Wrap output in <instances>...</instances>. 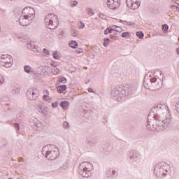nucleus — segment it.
Returning <instances> with one entry per match:
<instances>
[{"mask_svg":"<svg viewBox=\"0 0 179 179\" xmlns=\"http://www.w3.org/2000/svg\"><path fill=\"white\" fill-rule=\"evenodd\" d=\"M166 105H158L152 108L148 114V119L155 120L157 122L156 131H164L171 126V116L166 115Z\"/></svg>","mask_w":179,"mask_h":179,"instance_id":"obj_1","label":"nucleus"},{"mask_svg":"<svg viewBox=\"0 0 179 179\" xmlns=\"http://www.w3.org/2000/svg\"><path fill=\"white\" fill-rule=\"evenodd\" d=\"M136 92V87L134 84L129 83L125 85L115 87L111 91L112 97L115 98L116 101H122L129 94H134Z\"/></svg>","mask_w":179,"mask_h":179,"instance_id":"obj_2","label":"nucleus"},{"mask_svg":"<svg viewBox=\"0 0 179 179\" xmlns=\"http://www.w3.org/2000/svg\"><path fill=\"white\" fill-rule=\"evenodd\" d=\"M42 155L48 160H57L59 156V149L55 145L49 144L43 147Z\"/></svg>","mask_w":179,"mask_h":179,"instance_id":"obj_3","label":"nucleus"},{"mask_svg":"<svg viewBox=\"0 0 179 179\" xmlns=\"http://www.w3.org/2000/svg\"><path fill=\"white\" fill-rule=\"evenodd\" d=\"M45 24L48 29L55 30L59 24V20L54 13H48L45 18Z\"/></svg>","mask_w":179,"mask_h":179,"instance_id":"obj_4","label":"nucleus"},{"mask_svg":"<svg viewBox=\"0 0 179 179\" xmlns=\"http://www.w3.org/2000/svg\"><path fill=\"white\" fill-rule=\"evenodd\" d=\"M92 170H93V165L90 162H84L80 164L78 174L85 178H89L92 177Z\"/></svg>","mask_w":179,"mask_h":179,"instance_id":"obj_5","label":"nucleus"},{"mask_svg":"<svg viewBox=\"0 0 179 179\" xmlns=\"http://www.w3.org/2000/svg\"><path fill=\"white\" fill-rule=\"evenodd\" d=\"M143 87L145 89H148L149 90H159V89L162 87V83L156 85L155 83H153V78L150 79L145 78L143 80Z\"/></svg>","mask_w":179,"mask_h":179,"instance_id":"obj_6","label":"nucleus"},{"mask_svg":"<svg viewBox=\"0 0 179 179\" xmlns=\"http://www.w3.org/2000/svg\"><path fill=\"white\" fill-rule=\"evenodd\" d=\"M0 65L5 68H10L13 65V58L9 55H3L0 57Z\"/></svg>","mask_w":179,"mask_h":179,"instance_id":"obj_7","label":"nucleus"},{"mask_svg":"<svg viewBox=\"0 0 179 179\" xmlns=\"http://www.w3.org/2000/svg\"><path fill=\"white\" fill-rule=\"evenodd\" d=\"M28 100H37L40 97V92L36 88H31L26 92Z\"/></svg>","mask_w":179,"mask_h":179,"instance_id":"obj_8","label":"nucleus"},{"mask_svg":"<svg viewBox=\"0 0 179 179\" xmlns=\"http://www.w3.org/2000/svg\"><path fill=\"white\" fill-rule=\"evenodd\" d=\"M154 173L157 177H166L167 176V170L162 167V164H157L154 167Z\"/></svg>","mask_w":179,"mask_h":179,"instance_id":"obj_9","label":"nucleus"},{"mask_svg":"<svg viewBox=\"0 0 179 179\" xmlns=\"http://www.w3.org/2000/svg\"><path fill=\"white\" fill-rule=\"evenodd\" d=\"M33 20V17L29 15V13L27 15H22L19 18V22L21 26H29Z\"/></svg>","mask_w":179,"mask_h":179,"instance_id":"obj_10","label":"nucleus"},{"mask_svg":"<svg viewBox=\"0 0 179 179\" xmlns=\"http://www.w3.org/2000/svg\"><path fill=\"white\" fill-rule=\"evenodd\" d=\"M120 0H108L106 5L109 9H117L120 7Z\"/></svg>","mask_w":179,"mask_h":179,"instance_id":"obj_11","label":"nucleus"},{"mask_svg":"<svg viewBox=\"0 0 179 179\" xmlns=\"http://www.w3.org/2000/svg\"><path fill=\"white\" fill-rule=\"evenodd\" d=\"M126 5L127 8L135 10V9H138L141 6V2H133V1H126Z\"/></svg>","mask_w":179,"mask_h":179,"instance_id":"obj_12","label":"nucleus"},{"mask_svg":"<svg viewBox=\"0 0 179 179\" xmlns=\"http://www.w3.org/2000/svg\"><path fill=\"white\" fill-rule=\"evenodd\" d=\"M27 48L29 50H31V51H34V52H41V48L35 45L34 42H29L27 43Z\"/></svg>","mask_w":179,"mask_h":179,"instance_id":"obj_13","label":"nucleus"},{"mask_svg":"<svg viewBox=\"0 0 179 179\" xmlns=\"http://www.w3.org/2000/svg\"><path fill=\"white\" fill-rule=\"evenodd\" d=\"M22 13L24 15H29V16H31V17H34L33 16H34L36 11H34V8H31V7H26L22 10Z\"/></svg>","mask_w":179,"mask_h":179,"instance_id":"obj_14","label":"nucleus"},{"mask_svg":"<svg viewBox=\"0 0 179 179\" xmlns=\"http://www.w3.org/2000/svg\"><path fill=\"white\" fill-rule=\"evenodd\" d=\"M116 29H119L115 30ZM114 30H115V31H122V29H121L120 27H118L117 25H113L112 28H110V27L106 28L104 30L103 33H104V34L107 35V34H108V33H113V31H114Z\"/></svg>","mask_w":179,"mask_h":179,"instance_id":"obj_15","label":"nucleus"},{"mask_svg":"<svg viewBox=\"0 0 179 179\" xmlns=\"http://www.w3.org/2000/svg\"><path fill=\"white\" fill-rule=\"evenodd\" d=\"M152 121L155 120L153 118L149 119V116H148L147 129L151 131L153 129V128L156 129V127H157V122L155 124Z\"/></svg>","mask_w":179,"mask_h":179,"instance_id":"obj_16","label":"nucleus"},{"mask_svg":"<svg viewBox=\"0 0 179 179\" xmlns=\"http://www.w3.org/2000/svg\"><path fill=\"white\" fill-rule=\"evenodd\" d=\"M115 174L117 171L113 169H108L106 172V177L109 179H113Z\"/></svg>","mask_w":179,"mask_h":179,"instance_id":"obj_17","label":"nucleus"},{"mask_svg":"<svg viewBox=\"0 0 179 179\" xmlns=\"http://www.w3.org/2000/svg\"><path fill=\"white\" fill-rule=\"evenodd\" d=\"M129 156L131 160H136V159L139 157V152L137 150H131L129 152Z\"/></svg>","mask_w":179,"mask_h":179,"instance_id":"obj_18","label":"nucleus"},{"mask_svg":"<svg viewBox=\"0 0 179 179\" xmlns=\"http://www.w3.org/2000/svg\"><path fill=\"white\" fill-rule=\"evenodd\" d=\"M48 108L46 106H41V103L36 105V110H38V113L43 114V115H45V113H47V110Z\"/></svg>","mask_w":179,"mask_h":179,"instance_id":"obj_19","label":"nucleus"},{"mask_svg":"<svg viewBox=\"0 0 179 179\" xmlns=\"http://www.w3.org/2000/svg\"><path fill=\"white\" fill-rule=\"evenodd\" d=\"M50 91L48 90H45V95H43V99L45 100V101H47L48 103L51 102V98H50Z\"/></svg>","mask_w":179,"mask_h":179,"instance_id":"obj_20","label":"nucleus"},{"mask_svg":"<svg viewBox=\"0 0 179 179\" xmlns=\"http://www.w3.org/2000/svg\"><path fill=\"white\" fill-rule=\"evenodd\" d=\"M57 90L58 93H63L66 90V85H62L57 87Z\"/></svg>","mask_w":179,"mask_h":179,"instance_id":"obj_21","label":"nucleus"},{"mask_svg":"<svg viewBox=\"0 0 179 179\" xmlns=\"http://www.w3.org/2000/svg\"><path fill=\"white\" fill-rule=\"evenodd\" d=\"M6 101H9V98H8V97L6 98L5 96L2 97L1 98V106H6V107H9V106H10V104L5 103Z\"/></svg>","mask_w":179,"mask_h":179,"instance_id":"obj_22","label":"nucleus"},{"mask_svg":"<svg viewBox=\"0 0 179 179\" xmlns=\"http://www.w3.org/2000/svg\"><path fill=\"white\" fill-rule=\"evenodd\" d=\"M69 45L71 47V48H78V42H76V41H71L69 43Z\"/></svg>","mask_w":179,"mask_h":179,"instance_id":"obj_23","label":"nucleus"},{"mask_svg":"<svg viewBox=\"0 0 179 179\" xmlns=\"http://www.w3.org/2000/svg\"><path fill=\"white\" fill-rule=\"evenodd\" d=\"M60 107L62 108H65V107H69V101H63L60 103Z\"/></svg>","mask_w":179,"mask_h":179,"instance_id":"obj_24","label":"nucleus"},{"mask_svg":"<svg viewBox=\"0 0 179 179\" xmlns=\"http://www.w3.org/2000/svg\"><path fill=\"white\" fill-rule=\"evenodd\" d=\"M152 83H155V85H156V86H159V84L161 83V87H162V86H163V81H162V80H159V81H157V78H153Z\"/></svg>","mask_w":179,"mask_h":179,"instance_id":"obj_25","label":"nucleus"},{"mask_svg":"<svg viewBox=\"0 0 179 179\" xmlns=\"http://www.w3.org/2000/svg\"><path fill=\"white\" fill-rule=\"evenodd\" d=\"M20 92V89L17 87H12V93L13 94H18Z\"/></svg>","mask_w":179,"mask_h":179,"instance_id":"obj_26","label":"nucleus"},{"mask_svg":"<svg viewBox=\"0 0 179 179\" xmlns=\"http://www.w3.org/2000/svg\"><path fill=\"white\" fill-rule=\"evenodd\" d=\"M24 72H26V73H30V72H31V67L29 65H25L24 66Z\"/></svg>","mask_w":179,"mask_h":179,"instance_id":"obj_27","label":"nucleus"},{"mask_svg":"<svg viewBox=\"0 0 179 179\" xmlns=\"http://www.w3.org/2000/svg\"><path fill=\"white\" fill-rule=\"evenodd\" d=\"M137 37H138V38H140L141 40H142V38H143V37H145V34H143V31H137L136 33Z\"/></svg>","mask_w":179,"mask_h":179,"instance_id":"obj_28","label":"nucleus"},{"mask_svg":"<svg viewBox=\"0 0 179 179\" xmlns=\"http://www.w3.org/2000/svg\"><path fill=\"white\" fill-rule=\"evenodd\" d=\"M110 43V39L108 38H106L103 39V47H108V43Z\"/></svg>","mask_w":179,"mask_h":179,"instance_id":"obj_29","label":"nucleus"},{"mask_svg":"<svg viewBox=\"0 0 179 179\" xmlns=\"http://www.w3.org/2000/svg\"><path fill=\"white\" fill-rule=\"evenodd\" d=\"M63 128H64V129H69V128H71V126L69 125V123L68 122H64Z\"/></svg>","mask_w":179,"mask_h":179,"instance_id":"obj_30","label":"nucleus"},{"mask_svg":"<svg viewBox=\"0 0 179 179\" xmlns=\"http://www.w3.org/2000/svg\"><path fill=\"white\" fill-rule=\"evenodd\" d=\"M87 12L90 16H93V15H94V11L91 8H87Z\"/></svg>","mask_w":179,"mask_h":179,"instance_id":"obj_31","label":"nucleus"},{"mask_svg":"<svg viewBox=\"0 0 179 179\" xmlns=\"http://www.w3.org/2000/svg\"><path fill=\"white\" fill-rule=\"evenodd\" d=\"M131 36V34L129 32H123L121 35V37H123L124 38H128Z\"/></svg>","mask_w":179,"mask_h":179,"instance_id":"obj_32","label":"nucleus"},{"mask_svg":"<svg viewBox=\"0 0 179 179\" xmlns=\"http://www.w3.org/2000/svg\"><path fill=\"white\" fill-rule=\"evenodd\" d=\"M52 57L55 59H59V54L57 51L53 52Z\"/></svg>","mask_w":179,"mask_h":179,"instance_id":"obj_33","label":"nucleus"},{"mask_svg":"<svg viewBox=\"0 0 179 179\" xmlns=\"http://www.w3.org/2000/svg\"><path fill=\"white\" fill-rule=\"evenodd\" d=\"M67 80L64 77H62L59 79V83H66Z\"/></svg>","mask_w":179,"mask_h":179,"instance_id":"obj_34","label":"nucleus"},{"mask_svg":"<svg viewBox=\"0 0 179 179\" xmlns=\"http://www.w3.org/2000/svg\"><path fill=\"white\" fill-rule=\"evenodd\" d=\"M0 143H1L3 146H6V145H8V141H6V138H1Z\"/></svg>","mask_w":179,"mask_h":179,"instance_id":"obj_35","label":"nucleus"},{"mask_svg":"<svg viewBox=\"0 0 179 179\" xmlns=\"http://www.w3.org/2000/svg\"><path fill=\"white\" fill-rule=\"evenodd\" d=\"M65 170H66V166H61L58 169V171L59 173H62V172L65 171Z\"/></svg>","mask_w":179,"mask_h":179,"instance_id":"obj_36","label":"nucleus"},{"mask_svg":"<svg viewBox=\"0 0 179 179\" xmlns=\"http://www.w3.org/2000/svg\"><path fill=\"white\" fill-rule=\"evenodd\" d=\"M162 29L164 30V31H167V30H169V25H167V24H163Z\"/></svg>","mask_w":179,"mask_h":179,"instance_id":"obj_37","label":"nucleus"},{"mask_svg":"<svg viewBox=\"0 0 179 179\" xmlns=\"http://www.w3.org/2000/svg\"><path fill=\"white\" fill-rule=\"evenodd\" d=\"M176 4H177V6L172 5V6H171V8L172 9H176V10H177L178 12H179V3H176Z\"/></svg>","mask_w":179,"mask_h":179,"instance_id":"obj_38","label":"nucleus"},{"mask_svg":"<svg viewBox=\"0 0 179 179\" xmlns=\"http://www.w3.org/2000/svg\"><path fill=\"white\" fill-rule=\"evenodd\" d=\"M71 34L73 37H76L78 36V31L76 29L71 30Z\"/></svg>","mask_w":179,"mask_h":179,"instance_id":"obj_39","label":"nucleus"},{"mask_svg":"<svg viewBox=\"0 0 179 179\" xmlns=\"http://www.w3.org/2000/svg\"><path fill=\"white\" fill-rule=\"evenodd\" d=\"M13 125L17 131H20V125L19 124V123H14Z\"/></svg>","mask_w":179,"mask_h":179,"instance_id":"obj_40","label":"nucleus"},{"mask_svg":"<svg viewBox=\"0 0 179 179\" xmlns=\"http://www.w3.org/2000/svg\"><path fill=\"white\" fill-rule=\"evenodd\" d=\"M5 82V78L0 74V86Z\"/></svg>","mask_w":179,"mask_h":179,"instance_id":"obj_41","label":"nucleus"},{"mask_svg":"<svg viewBox=\"0 0 179 179\" xmlns=\"http://www.w3.org/2000/svg\"><path fill=\"white\" fill-rule=\"evenodd\" d=\"M87 145H90V146H92V145H94V141L92 139L87 140Z\"/></svg>","mask_w":179,"mask_h":179,"instance_id":"obj_42","label":"nucleus"},{"mask_svg":"<svg viewBox=\"0 0 179 179\" xmlns=\"http://www.w3.org/2000/svg\"><path fill=\"white\" fill-rule=\"evenodd\" d=\"M52 107L53 108H57L58 107V102H55V103H52Z\"/></svg>","mask_w":179,"mask_h":179,"instance_id":"obj_43","label":"nucleus"},{"mask_svg":"<svg viewBox=\"0 0 179 179\" xmlns=\"http://www.w3.org/2000/svg\"><path fill=\"white\" fill-rule=\"evenodd\" d=\"M43 52H44V54H45L46 55H50V50H47V49H45V48H44L43 49Z\"/></svg>","mask_w":179,"mask_h":179,"instance_id":"obj_44","label":"nucleus"},{"mask_svg":"<svg viewBox=\"0 0 179 179\" xmlns=\"http://www.w3.org/2000/svg\"><path fill=\"white\" fill-rule=\"evenodd\" d=\"M35 3H38V2H45V0H32Z\"/></svg>","mask_w":179,"mask_h":179,"instance_id":"obj_45","label":"nucleus"},{"mask_svg":"<svg viewBox=\"0 0 179 179\" xmlns=\"http://www.w3.org/2000/svg\"><path fill=\"white\" fill-rule=\"evenodd\" d=\"M82 52H83V49H78V50H76V54H82Z\"/></svg>","mask_w":179,"mask_h":179,"instance_id":"obj_46","label":"nucleus"},{"mask_svg":"<svg viewBox=\"0 0 179 179\" xmlns=\"http://www.w3.org/2000/svg\"><path fill=\"white\" fill-rule=\"evenodd\" d=\"M129 2H136V3H138V2H141V0H126Z\"/></svg>","mask_w":179,"mask_h":179,"instance_id":"obj_47","label":"nucleus"},{"mask_svg":"<svg viewBox=\"0 0 179 179\" xmlns=\"http://www.w3.org/2000/svg\"><path fill=\"white\" fill-rule=\"evenodd\" d=\"M80 26L79 27V29H85V23H83L82 21H80Z\"/></svg>","mask_w":179,"mask_h":179,"instance_id":"obj_48","label":"nucleus"},{"mask_svg":"<svg viewBox=\"0 0 179 179\" xmlns=\"http://www.w3.org/2000/svg\"><path fill=\"white\" fill-rule=\"evenodd\" d=\"M78 6V1H73L71 6L75 7Z\"/></svg>","mask_w":179,"mask_h":179,"instance_id":"obj_49","label":"nucleus"},{"mask_svg":"<svg viewBox=\"0 0 179 179\" xmlns=\"http://www.w3.org/2000/svg\"><path fill=\"white\" fill-rule=\"evenodd\" d=\"M174 129H176V131H179V123L175 125Z\"/></svg>","mask_w":179,"mask_h":179,"instance_id":"obj_50","label":"nucleus"},{"mask_svg":"<svg viewBox=\"0 0 179 179\" xmlns=\"http://www.w3.org/2000/svg\"><path fill=\"white\" fill-rule=\"evenodd\" d=\"M88 92H89L90 93H94V91L93 89H92V88H88Z\"/></svg>","mask_w":179,"mask_h":179,"instance_id":"obj_51","label":"nucleus"},{"mask_svg":"<svg viewBox=\"0 0 179 179\" xmlns=\"http://www.w3.org/2000/svg\"><path fill=\"white\" fill-rule=\"evenodd\" d=\"M156 72H157V73H159V75H163V71H162L160 70H158Z\"/></svg>","mask_w":179,"mask_h":179,"instance_id":"obj_52","label":"nucleus"},{"mask_svg":"<svg viewBox=\"0 0 179 179\" xmlns=\"http://www.w3.org/2000/svg\"><path fill=\"white\" fill-rule=\"evenodd\" d=\"M99 17H101V19H106V18L104 17V15H103V14H100V15H99Z\"/></svg>","mask_w":179,"mask_h":179,"instance_id":"obj_53","label":"nucleus"},{"mask_svg":"<svg viewBox=\"0 0 179 179\" xmlns=\"http://www.w3.org/2000/svg\"><path fill=\"white\" fill-rule=\"evenodd\" d=\"M134 24H135L134 22H129V24H127L128 26H134Z\"/></svg>","mask_w":179,"mask_h":179,"instance_id":"obj_54","label":"nucleus"},{"mask_svg":"<svg viewBox=\"0 0 179 179\" xmlns=\"http://www.w3.org/2000/svg\"><path fill=\"white\" fill-rule=\"evenodd\" d=\"M20 117H21L20 115H17L16 118H17V120H21V119H20Z\"/></svg>","mask_w":179,"mask_h":179,"instance_id":"obj_55","label":"nucleus"},{"mask_svg":"<svg viewBox=\"0 0 179 179\" xmlns=\"http://www.w3.org/2000/svg\"><path fill=\"white\" fill-rule=\"evenodd\" d=\"M115 36L114 34H110V38H114Z\"/></svg>","mask_w":179,"mask_h":179,"instance_id":"obj_56","label":"nucleus"},{"mask_svg":"<svg viewBox=\"0 0 179 179\" xmlns=\"http://www.w3.org/2000/svg\"><path fill=\"white\" fill-rule=\"evenodd\" d=\"M118 33H121V31H115V33H114L113 35H115V36H117V34H118Z\"/></svg>","mask_w":179,"mask_h":179,"instance_id":"obj_57","label":"nucleus"},{"mask_svg":"<svg viewBox=\"0 0 179 179\" xmlns=\"http://www.w3.org/2000/svg\"><path fill=\"white\" fill-rule=\"evenodd\" d=\"M176 52H177L178 55H179V48L176 49Z\"/></svg>","mask_w":179,"mask_h":179,"instance_id":"obj_58","label":"nucleus"},{"mask_svg":"<svg viewBox=\"0 0 179 179\" xmlns=\"http://www.w3.org/2000/svg\"><path fill=\"white\" fill-rule=\"evenodd\" d=\"M115 30H120V28H116ZM115 30H114V31H115Z\"/></svg>","mask_w":179,"mask_h":179,"instance_id":"obj_59","label":"nucleus"},{"mask_svg":"<svg viewBox=\"0 0 179 179\" xmlns=\"http://www.w3.org/2000/svg\"><path fill=\"white\" fill-rule=\"evenodd\" d=\"M20 159H22V157L19 159V162H20Z\"/></svg>","mask_w":179,"mask_h":179,"instance_id":"obj_60","label":"nucleus"},{"mask_svg":"<svg viewBox=\"0 0 179 179\" xmlns=\"http://www.w3.org/2000/svg\"><path fill=\"white\" fill-rule=\"evenodd\" d=\"M10 108H7V110H10Z\"/></svg>","mask_w":179,"mask_h":179,"instance_id":"obj_61","label":"nucleus"},{"mask_svg":"<svg viewBox=\"0 0 179 179\" xmlns=\"http://www.w3.org/2000/svg\"><path fill=\"white\" fill-rule=\"evenodd\" d=\"M169 1H172V2H173V0H169Z\"/></svg>","mask_w":179,"mask_h":179,"instance_id":"obj_62","label":"nucleus"},{"mask_svg":"<svg viewBox=\"0 0 179 179\" xmlns=\"http://www.w3.org/2000/svg\"><path fill=\"white\" fill-rule=\"evenodd\" d=\"M0 33H1V28H0Z\"/></svg>","mask_w":179,"mask_h":179,"instance_id":"obj_63","label":"nucleus"}]
</instances>
